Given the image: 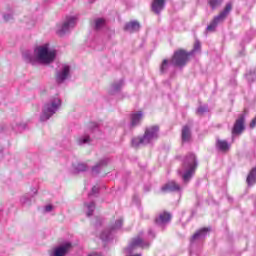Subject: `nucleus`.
I'll return each instance as SVG.
<instances>
[{"label": "nucleus", "mask_w": 256, "mask_h": 256, "mask_svg": "<svg viewBox=\"0 0 256 256\" xmlns=\"http://www.w3.org/2000/svg\"><path fill=\"white\" fill-rule=\"evenodd\" d=\"M26 63L31 65H51L57 59V50L45 43L34 48L33 52L25 51L22 55Z\"/></svg>", "instance_id": "obj_1"}, {"label": "nucleus", "mask_w": 256, "mask_h": 256, "mask_svg": "<svg viewBox=\"0 0 256 256\" xmlns=\"http://www.w3.org/2000/svg\"><path fill=\"white\" fill-rule=\"evenodd\" d=\"M197 167H199V161H197V156L193 153H189L185 156L182 164V171H180V175H182V181L184 183H189L191 179H193V175L197 171Z\"/></svg>", "instance_id": "obj_2"}, {"label": "nucleus", "mask_w": 256, "mask_h": 256, "mask_svg": "<svg viewBox=\"0 0 256 256\" xmlns=\"http://www.w3.org/2000/svg\"><path fill=\"white\" fill-rule=\"evenodd\" d=\"M157 139H159V125L147 126L142 137L132 139L131 146L137 148L141 145H151Z\"/></svg>", "instance_id": "obj_3"}, {"label": "nucleus", "mask_w": 256, "mask_h": 256, "mask_svg": "<svg viewBox=\"0 0 256 256\" xmlns=\"http://www.w3.org/2000/svg\"><path fill=\"white\" fill-rule=\"evenodd\" d=\"M62 101L59 96L51 97L42 107V112L40 114V121H49L59 109H61Z\"/></svg>", "instance_id": "obj_4"}, {"label": "nucleus", "mask_w": 256, "mask_h": 256, "mask_svg": "<svg viewBox=\"0 0 256 256\" xmlns=\"http://www.w3.org/2000/svg\"><path fill=\"white\" fill-rule=\"evenodd\" d=\"M231 9H233V5L231 3H227L224 10L220 13V15L214 17L212 22L207 26L206 30L209 33H213L215 29H217V25H219V23H223V21L227 19L229 13H231Z\"/></svg>", "instance_id": "obj_5"}, {"label": "nucleus", "mask_w": 256, "mask_h": 256, "mask_svg": "<svg viewBox=\"0 0 256 256\" xmlns=\"http://www.w3.org/2000/svg\"><path fill=\"white\" fill-rule=\"evenodd\" d=\"M77 25V16H68L64 20L62 24H58L56 27V33L60 37H63V35H67L73 27Z\"/></svg>", "instance_id": "obj_6"}, {"label": "nucleus", "mask_w": 256, "mask_h": 256, "mask_svg": "<svg viewBox=\"0 0 256 256\" xmlns=\"http://www.w3.org/2000/svg\"><path fill=\"white\" fill-rule=\"evenodd\" d=\"M69 79H71V66L67 64H62L56 70L55 81L57 85H63V83H67Z\"/></svg>", "instance_id": "obj_7"}, {"label": "nucleus", "mask_w": 256, "mask_h": 256, "mask_svg": "<svg viewBox=\"0 0 256 256\" xmlns=\"http://www.w3.org/2000/svg\"><path fill=\"white\" fill-rule=\"evenodd\" d=\"M193 55V52H186L185 50H178L174 53L171 65L174 67H185L187 65V61H189V57Z\"/></svg>", "instance_id": "obj_8"}, {"label": "nucleus", "mask_w": 256, "mask_h": 256, "mask_svg": "<svg viewBox=\"0 0 256 256\" xmlns=\"http://www.w3.org/2000/svg\"><path fill=\"white\" fill-rule=\"evenodd\" d=\"M149 247V243L143 241L141 237L137 236L132 239L129 247L130 255L129 256H142L141 253L138 254H132L135 249H147Z\"/></svg>", "instance_id": "obj_9"}, {"label": "nucleus", "mask_w": 256, "mask_h": 256, "mask_svg": "<svg viewBox=\"0 0 256 256\" xmlns=\"http://www.w3.org/2000/svg\"><path fill=\"white\" fill-rule=\"evenodd\" d=\"M71 249H73V244L71 242H64L53 248L50 256H67Z\"/></svg>", "instance_id": "obj_10"}, {"label": "nucleus", "mask_w": 256, "mask_h": 256, "mask_svg": "<svg viewBox=\"0 0 256 256\" xmlns=\"http://www.w3.org/2000/svg\"><path fill=\"white\" fill-rule=\"evenodd\" d=\"M121 227H123V219H118L115 224L111 227V229H107L104 230L101 234H100V239L101 241L107 242L111 239V235L112 233H115V231H119V229H121Z\"/></svg>", "instance_id": "obj_11"}, {"label": "nucleus", "mask_w": 256, "mask_h": 256, "mask_svg": "<svg viewBox=\"0 0 256 256\" xmlns=\"http://www.w3.org/2000/svg\"><path fill=\"white\" fill-rule=\"evenodd\" d=\"M171 222V214L169 212H162L155 218V224L157 227L165 229L167 225Z\"/></svg>", "instance_id": "obj_12"}, {"label": "nucleus", "mask_w": 256, "mask_h": 256, "mask_svg": "<svg viewBox=\"0 0 256 256\" xmlns=\"http://www.w3.org/2000/svg\"><path fill=\"white\" fill-rule=\"evenodd\" d=\"M245 131V114H240L232 129V135H241Z\"/></svg>", "instance_id": "obj_13"}, {"label": "nucleus", "mask_w": 256, "mask_h": 256, "mask_svg": "<svg viewBox=\"0 0 256 256\" xmlns=\"http://www.w3.org/2000/svg\"><path fill=\"white\" fill-rule=\"evenodd\" d=\"M33 194H24L20 198V202L24 207H31L35 203V195H37V188L32 189Z\"/></svg>", "instance_id": "obj_14"}, {"label": "nucleus", "mask_w": 256, "mask_h": 256, "mask_svg": "<svg viewBox=\"0 0 256 256\" xmlns=\"http://www.w3.org/2000/svg\"><path fill=\"white\" fill-rule=\"evenodd\" d=\"M141 121H143V111L132 113L130 117L129 129H135V127H139V125H141Z\"/></svg>", "instance_id": "obj_15"}, {"label": "nucleus", "mask_w": 256, "mask_h": 256, "mask_svg": "<svg viewBox=\"0 0 256 256\" xmlns=\"http://www.w3.org/2000/svg\"><path fill=\"white\" fill-rule=\"evenodd\" d=\"M123 87H125V80L120 79V80L114 81L108 89V94L117 95V93H121V89H123Z\"/></svg>", "instance_id": "obj_16"}, {"label": "nucleus", "mask_w": 256, "mask_h": 256, "mask_svg": "<svg viewBox=\"0 0 256 256\" xmlns=\"http://www.w3.org/2000/svg\"><path fill=\"white\" fill-rule=\"evenodd\" d=\"M107 165H109V158L104 157V158L100 159V160L92 167V173H93V175H99V173H101V171H103V169H105V167H107Z\"/></svg>", "instance_id": "obj_17"}, {"label": "nucleus", "mask_w": 256, "mask_h": 256, "mask_svg": "<svg viewBox=\"0 0 256 256\" xmlns=\"http://www.w3.org/2000/svg\"><path fill=\"white\" fill-rule=\"evenodd\" d=\"M209 231H211L209 228H201L200 230L196 231L191 238V243L203 241V239L209 235Z\"/></svg>", "instance_id": "obj_18"}, {"label": "nucleus", "mask_w": 256, "mask_h": 256, "mask_svg": "<svg viewBox=\"0 0 256 256\" xmlns=\"http://www.w3.org/2000/svg\"><path fill=\"white\" fill-rule=\"evenodd\" d=\"M216 149L221 153H228L231 149V144L227 140H223L221 138L216 139Z\"/></svg>", "instance_id": "obj_19"}, {"label": "nucleus", "mask_w": 256, "mask_h": 256, "mask_svg": "<svg viewBox=\"0 0 256 256\" xmlns=\"http://www.w3.org/2000/svg\"><path fill=\"white\" fill-rule=\"evenodd\" d=\"M165 9V0H153L152 1V11L159 15L161 11Z\"/></svg>", "instance_id": "obj_20"}, {"label": "nucleus", "mask_w": 256, "mask_h": 256, "mask_svg": "<svg viewBox=\"0 0 256 256\" xmlns=\"http://www.w3.org/2000/svg\"><path fill=\"white\" fill-rule=\"evenodd\" d=\"M191 128L189 126H183L182 132H181V139L182 143H189L191 141Z\"/></svg>", "instance_id": "obj_21"}, {"label": "nucleus", "mask_w": 256, "mask_h": 256, "mask_svg": "<svg viewBox=\"0 0 256 256\" xmlns=\"http://www.w3.org/2000/svg\"><path fill=\"white\" fill-rule=\"evenodd\" d=\"M162 191L176 192L181 191V186L175 181H170L162 187Z\"/></svg>", "instance_id": "obj_22"}, {"label": "nucleus", "mask_w": 256, "mask_h": 256, "mask_svg": "<svg viewBox=\"0 0 256 256\" xmlns=\"http://www.w3.org/2000/svg\"><path fill=\"white\" fill-rule=\"evenodd\" d=\"M141 31V23L137 20H132L129 22V34L139 33Z\"/></svg>", "instance_id": "obj_23"}, {"label": "nucleus", "mask_w": 256, "mask_h": 256, "mask_svg": "<svg viewBox=\"0 0 256 256\" xmlns=\"http://www.w3.org/2000/svg\"><path fill=\"white\" fill-rule=\"evenodd\" d=\"M74 173H83L89 169L87 163L78 162L77 164H73Z\"/></svg>", "instance_id": "obj_24"}, {"label": "nucleus", "mask_w": 256, "mask_h": 256, "mask_svg": "<svg viewBox=\"0 0 256 256\" xmlns=\"http://www.w3.org/2000/svg\"><path fill=\"white\" fill-rule=\"evenodd\" d=\"M246 182L248 183V185L251 187V185H255L256 183V168H253L249 174L248 177L246 179Z\"/></svg>", "instance_id": "obj_25"}, {"label": "nucleus", "mask_w": 256, "mask_h": 256, "mask_svg": "<svg viewBox=\"0 0 256 256\" xmlns=\"http://www.w3.org/2000/svg\"><path fill=\"white\" fill-rule=\"evenodd\" d=\"M91 143V138L89 135H83L78 137L77 139V145L83 146V145H89Z\"/></svg>", "instance_id": "obj_26"}, {"label": "nucleus", "mask_w": 256, "mask_h": 256, "mask_svg": "<svg viewBox=\"0 0 256 256\" xmlns=\"http://www.w3.org/2000/svg\"><path fill=\"white\" fill-rule=\"evenodd\" d=\"M104 25H105V19H103V18H96L94 20V29L96 31H99L100 29H103Z\"/></svg>", "instance_id": "obj_27"}, {"label": "nucleus", "mask_w": 256, "mask_h": 256, "mask_svg": "<svg viewBox=\"0 0 256 256\" xmlns=\"http://www.w3.org/2000/svg\"><path fill=\"white\" fill-rule=\"evenodd\" d=\"M85 207L87 209V217H91V215H93V212L95 211V202L85 203Z\"/></svg>", "instance_id": "obj_28"}, {"label": "nucleus", "mask_w": 256, "mask_h": 256, "mask_svg": "<svg viewBox=\"0 0 256 256\" xmlns=\"http://www.w3.org/2000/svg\"><path fill=\"white\" fill-rule=\"evenodd\" d=\"M167 71H169V60L164 59L160 66V72L167 73Z\"/></svg>", "instance_id": "obj_29"}, {"label": "nucleus", "mask_w": 256, "mask_h": 256, "mask_svg": "<svg viewBox=\"0 0 256 256\" xmlns=\"http://www.w3.org/2000/svg\"><path fill=\"white\" fill-rule=\"evenodd\" d=\"M221 3H223V0H210L209 5L212 9H217V7H221Z\"/></svg>", "instance_id": "obj_30"}, {"label": "nucleus", "mask_w": 256, "mask_h": 256, "mask_svg": "<svg viewBox=\"0 0 256 256\" xmlns=\"http://www.w3.org/2000/svg\"><path fill=\"white\" fill-rule=\"evenodd\" d=\"M209 111V108L207 106H200L198 107L196 113L197 115H204V113H207Z\"/></svg>", "instance_id": "obj_31"}, {"label": "nucleus", "mask_w": 256, "mask_h": 256, "mask_svg": "<svg viewBox=\"0 0 256 256\" xmlns=\"http://www.w3.org/2000/svg\"><path fill=\"white\" fill-rule=\"evenodd\" d=\"M201 50V43L199 41H196L195 44H194V49L190 52L192 53H195V51H200Z\"/></svg>", "instance_id": "obj_32"}, {"label": "nucleus", "mask_w": 256, "mask_h": 256, "mask_svg": "<svg viewBox=\"0 0 256 256\" xmlns=\"http://www.w3.org/2000/svg\"><path fill=\"white\" fill-rule=\"evenodd\" d=\"M246 78L248 79V81H255L256 74L255 73H249V74L246 75Z\"/></svg>", "instance_id": "obj_33"}, {"label": "nucleus", "mask_w": 256, "mask_h": 256, "mask_svg": "<svg viewBox=\"0 0 256 256\" xmlns=\"http://www.w3.org/2000/svg\"><path fill=\"white\" fill-rule=\"evenodd\" d=\"M99 193V186H94L89 195H97Z\"/></svg>", "instance_id": "obj_34"}, {"label": "nucleus", "mask_w": 256, "mask_h": 256, "mask_svg": "<svg viewBox=\"0 0 256 256\" xmlns=\"http://www.w3.org/2000/svg\"><path fill=\"white\" fill-rule=\"evenodd\" d=\"M11 19H13V15H11V14L4 15V20L5 21H11Z\"/></svg>", "instance_id": "obj_35"}, {"label": "nucleus", "mask_w": 256, "mask_h": 256, "mask_svg": "<svg viewBox=\"0 0 256 256\" xmlns=\"http://www.w3.org/2000/svg\"><path fill=\"white\" fill-rule=\"evenodd\" d=\"M132 201H133V203H135L136 205H139V196H137V195L133 196Z\"/></svg>", "instance_id": "obj_36"}, {"label": "nucleus", "mask_w": 256, "mask_h": 256, "mask_svg": "<svg viewBox=\"0 0 256 256\" xmlns=\"http://www.w3.org/2000/svg\"><path fill=\"white\" fill-rule=\"evenodd\" d=\"M45 211L46 213H50V211H53V206L52 205L45 206Z\"/></svg>", "instance_id": "obj_37"}, {"label": "nucleus", "mask_w": 256, "mask_h": 256, "mask_svg": "<svg viewBox=\"0 0 256 256\" xmlns=\"http://www.w3.org/2000/svg\"><path fill=\"white\" fill-rule=\"evenodd\" d=\"M148 235L151 237V239H155V232H153V230H149Z\"/></svg>", "instance_id": "obj_38"}, {"label": "nucleus", "mask_w": 256, "mask_h": 256, "mask_svg": "<svg viewBox=\"0 0 256 256\" xmlns=\"http://www.w3.org/2000/svg\"><path fill=\"white\" fill-rule=\"evenodd\" d=\"M124 252L126 253V256H129V249L125 248Z\"/></svg>", "instance_id": "obj_39"}, {"label": "nucleus", "mask_w": 256, "mask_h": 256, "mask_svg": "<svg viewBox=\"0 0 256 256\" xmlns=\"http://www.w3.org/2000/svg\"><path fill=\"white\" fill-rule=\"evenodd\" d=\"M125 29L128 30L129 29V24L125 25Z\"/></svg>", "instance_id": "obj_40"}, {"label": "nucleus", "mask_w": 256, "mask_h": 256, "mask_svg": "<svg viewBox=\"0 0 256 256\" xmlns=\"http://www.w3.org/2000/svg\"><path fill=\"white\" fill-rule=\"evenodd\" d=\"M89 3H95V0H88Z\"/></svg>", "instance_id": "obj_41"}, {"label": "nucleus", "mask_w": 256, "mask_h": 256, "mask_svg": "<svg viewBox=\"0 0 256 256\" xmlns=\"http://www.w3.org/2000/svg\"><path fill=\"white\" fill-rule=\"evenodd\" d=\"M0 155H3V150H0Z\"/></svg>", "instance_id": "obj_42"}]
</instances>
